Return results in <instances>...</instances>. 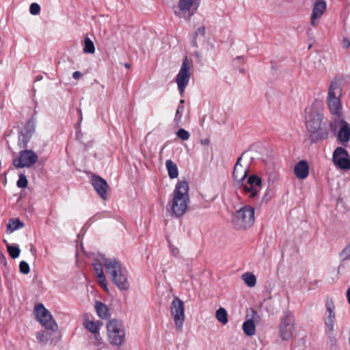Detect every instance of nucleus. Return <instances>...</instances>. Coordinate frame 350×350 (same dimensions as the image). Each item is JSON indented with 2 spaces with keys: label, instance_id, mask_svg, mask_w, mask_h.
I'll list each match as a JSON object with an SVG mask.
<instances>
[{
  "label": "nucleus",
  "instance_id": "obj_20",
  "mask_svg": "<svg viewBox=\"0 0 350 350\" xmlns=\"http://www.w3.org/2000/svg\"><path fill=\"white\" fill-rule=\"evenodd\" d=\"M241 157H239L234 167L232 176L237 185L242 184L247 176V169L241 164Z\"/></svg>",
  "mask_w": 350,
  "mask_h": 350
},
{
  "label": "nucleus",
  "instance_id": "obj_26",
  "mask_svg": "<svg viewBox=\"0 0 350 350\" xmlns=\"http://www.w3.org/2000/svg\"><path fill=\"white\" fill-rule=\"evenodd\" d=\"M51 331L47 329L38 332L36 334L38 342L41 345H46L49 341H51Z\"/></svg>",
  "mask_w": 350,
  "mask_h": 350
},
{
  "label": "nucleus",
  "instance_id": "obj_8",
  "mask_svg": "<svg viewBox=\"0 0 350 350\" xmlns=\"http://www.w3.org/2000/svg\"><path fill=\"white\" fill-rule=\"evenodd\" d=\"M34 312L37 320L46 329L50 330L52 332L57 329V325L51 312L42 304H38L35 306Z\"/></svg>",
  "mask_w": 350,
  "mask_h": 350
},
{
  "label": "nucleus",
  "instance_id": "obj_48",
  "mask_svg": "<svg viewBox=\"0 0 350 350\" xmlns=\"http://www.w3.org/2000/svg\"><path fill=\"white\" fill-rule=\"evenodd\" d=\"M124 66H125L126 68H129V67H130L129 64H127V63H126V64H124Z\"/></svg>",
  "mask_w": 350,
  "mask_h": 350
},
{
  "label": "nucleus",
  "instance_id": "obj_29",
  "mask_svg": "<svg viewBox=\"0 0 350 350\" xmlns=\"http://www.w3.org/2000/svg\"><path fill=\"white\" fill-rule=\"evenodd\" d=\"M216 319L222 325H226L228 322L227 311L224 308L220 307L215 312Z\"/></svg>",
  "mask_w": 350,
  "mask_h": 350
},
{
  "label": "nucleus",
  "instance_id": "obj_36",
  "mask_svg": "<svg viewBox=\"0 0 350 350\" xmlns=\"http://www.w3.org/2000/svg\"><path fill=\"white\" fill-rule=\"evenodd\" d=\"M16 185L18 187L22 189L26 188L27 187L28 180L24 174H19Z\"/></svg>",
  "mask_w": 350,
  "mask_h": 350
},
{
  "label": "nucleus",
  "instance_id": "obj_44",
  "mask_svg": "<svg viewBox=\"0 0 350 350\" xmlns=\"http://www.w3.org/2000/svg\"><path fill=\"white\" fill-rule=\"evenodd\" d=\"M82 77V74L79 71H75L72 74V77L75 79H79Z\"/></svg>",
  "mask_w": 350,
  "mask_h": 350
},
{
  "label": "nucleus",
  "instance_id": "obj_21",
  "mask_svg": "<svg viewBox=\"0 0 350 350\" xmlns=\"http://www.w3.org/2000/svg\"><path fill=\"white\" fill-rule=\"evenodd\" d=\"M294 174L299 179H306L309 174V165L306 161H299L294 167Z\"/></svg>",
  "mask_w": 350,
  "mask_h": 350
},
{
  "label": "nucleus",
  "instance_id": "obj_4",
  "mask_svg": "<svg viewBox=\"0 0 350 350\" xmlns=\"http://www.w3.org/2000/svg\"><path fill=\"white\" fill-rule=\"evenodd\" d=\"M255 210L249 205L241 207L232 215L231 222L234 229L245 230L250 228L255 221Z\"/></svg>",
  "mask_w": 350,
  "mask_h": 350
},
{
  "label": "nucleus",
  "instance_id": "obj_19",
  "mask_svg": "<svg viewBox=\"0 0 350 350\" xmlns=\"http://www.w3.org/2000/svg\"><path fill=\"white\" fill-rule=\"evenodd\" d=\"M327 8L326 2L323 0H319L315 2L313 6L312 12L311 14L310 24L313 27L317 26V19L321 17Z\"/></svg>",
  "mask_w": 350,
  "mask_h": 350
},
{
  "label": "nucleus",
  "instance_id": "obj_16",
  "mask_svg": "<svg viewBox=\"0 0 350 350\" xmlns=\"http://www.w3.org/2000/svg\"><path fill=\"white\" fill-rule=\"evenodd\" d=\"M325 330L334 331L336 323V312L334 302L330 300L325 304V312L324 315Z\"/></svg>",
  "mask_w": 350,
  "mask_h": 350
},
{
  "label": "nucleus",
  "instance_id": "obj_30",
  "mask_svg": "<svg viewBox=\"0 0 350 350\" xmlns=\"http://www.w3.org/2000/svg\"><path fill=\"white\" fill-rule=\"evenodd\" d=\"M24 226V224L19 219H10L7 225V231L13 232Z\"/></svg>",
  "mask_w": 350,
  "mask_h": 350
},
{
  "label": "nucleus",
  "instance_id": "obj_13",
  "mask_svg": "<svg viewBox=\"0 0 350 350\" xmlns=\"http://www.w3.org/2000/svg\"><path fill=\"white\" fill-rule=\"evenodd\" d=\"M332 161L336 168L342 170H350V156L342 147H337L333 152Z\"/></svg>",
  "mask_w": 350,
  "mask_h": 350
},
{
  "label": "nucleus",
  "instance_id": "obj_14",
  "mask_svg": "<svg viewBox=\"0 0 350 350\" xmlns=\"http://www.w3.org/2000/svg\"><path fill=\"white\" fill-rule=\"evenodd\" d=\"M330 129L335 132L340 126V130L338 133V140L342 144L347 143L350 139V126L349 124L341 118H335L334 121L330 122Z\"/></svg>",
  "mask_w": 350,
  "mask_h": 350
},
{
  "label": "nucleus",
  "instance_id": "obj_35",
  "mask_svg": "<svg viewBox=\"0 0 350 350\" xmlns=\"http://www.w3.org/2000/svg\"><path fill=\"white\" fill-rule=\"evenodd\" d=\"M325 335L328 338V343L331 347H334L336 345V338L334 331L325 330Z\"/></svg>",
  "mask_w": 350,
  "mask_h": 350
},
{
  "label": "nucleus",
  "instance_id": "obj_24",
  "mask_svg": "<svg viewBox=\"0 0 350 350\" xmlns=\"http://www.w3.org/2000/svg\"><path fill=\"white\" fill-rule=\"evenodd\" d=\"M84 327H85L88 331H90L93 336L100 334V329L103 325V323L100 321H92L89 319H86L84 321L83 323Z\"/></svg>",
  "mask_w": 350,
  "mask_h": 350
},
{
  "label": "nucleus",
  "instance_id": "obj_1",
  "mask_svg": "<svg viewBox=\"0 0 350 350\" xmlns=\"http://www.w3.org/2000/svg\"><path fill=\"white\" fill-rule=\"evenodd\" d=\"M189 189L187 181L177 182L166 206L170 217L179 218L185 214L190 203Z\"/></svg>",
  "mask_w": 350,
  "mask_h": 350
},
{
  "label": "nucleus",
  "instance_id": "obj_46",
  "mask_svg": "<svg viewBox=\"0 0 350 350\" xmlns=\"http://www.w3.org/2000/svg\"><path fill=\"white\" fill-rule=\"evenodd\" d=\"M42 75H37V76L36 77V81H40V80H42Z\"/></svg>",
  "mask_w": 350,
  "mask_h": 350
},
{
  "label": "nucleus",
  "instance_id": "obj_31",
  "mask_svg": "<svg viewBox=\"0 0 350 350\" xmlns=\"http://www.w3.org/2000/svg\"><path fill=\"white\" fill-rule=\"evenodd\" d=\"M241 279L244 281L248 287H253L256 285V276L252 273L247 272L243 273L241 275Z\"/></svg>",
  "mask_w": 350,
  "mask_h": 350
},
{
  "label": "nucleus",
  "instance_id": "obj_38",
  "mask_svg": "<svg viewBox=\"0 0 350 350\" xmlns=\"http://www.w3.org/2000/svg\"><path fill=\"white\" fill-rule=\"evenodd\" d=\"M19 270L23 274L29 273L30 269L28 263L25 261H21L19 264Z\"/></svg>",
  "mask_w": 350,
  "mask_h": 350
},
{
  "label": "nucleus",
  "instance_id": "obj_12",
  "mask_svg": "<svg viewBox=\"0 0 350 350\" xmlns=\"http://www.w3.org/2000/svg\"><path fill=\"white\" fill-rule=\"evenodd\" d=\"M190 68L191 63L188 59L185 57L183 61L180 68L176 77L178 90L182 96L184 94L191 77V73Z\"/></svg>",
  "mask_w": 350,
  "mask_h": 350
},
{
  "label": "nucleus",
  "instance_id": "obj_23",
  "mask_svg": "<svg viewBox=\"0 0 350 350\" xmlns=\"http://www.w3.org/2000/svg\"><path fill=\"white\" fill-rule=\"evenodd\" d=\"M94 308L97 315L102 319H107L111 316V312L108 307L100 301H96Z\"/></svg>",
  "mask_w": 350,
  "mask_h": 350
},
{
  "label": "nucleus",
  "instance_id": "obj_22",
  "mask_svg": "<svg viewBox=\"0 0 350 350\" xmlns=\"http://www.w3.org/2000/svg\"><path fill=\"white\" fill-rule=\"evenodd\" d=\"M94 271L98 278V283L105 289L107 288V282L103 273V264L95 261L93 264Z\"/></svg>",
  "mask_w": 350,
  "mask_h": 350
},
{
  "label": "nucleus",
  "instance_id": "obj_7",
  "mask_svg": "<svg viewBox=\"0 0 350 350\" xmlns=\"http://www.w3.org/2000/svg\"><path fill=\"white\" fill-rule=\"evenodd\" d=\"M200 4V0H179L174 13L178 18L189 21L197 12Z\"/></svg>",
  "mask_w": 350,
  "mask_h": 350
},
{
  "label": "nucleus",
  "instance_id": "obj_32",
  "mask_svg": "<svg viewBox=\"0 0 350 350\" xmlns=\"http://www.w3.org/2000/svg\"><path fill=\"white\" fill-rule=\"evenodd\" d=\"M185 100L183 99H181L179 102V104L177 107L175 117H174V122L176 123H178L180 122L183 114L185 110V106H184Z\"/></svg>",
  "mask_w": 350,
  "mask_h": 350
},
{
  "label": "nucleus",
  "instance_id": "obj_6",
  "mask_svg": "<svg viewBox=\"0 0 350 350\" xmlns=\"http://www.w3.org/2000/svg\"><path fill=\"white\" fill-rule=\"evenodd\" d=\"M107 338L109 343L115 346H120L125 340V328L122 321L117 319L110 320L106 325Z\"/></svg>",
  "mask_w": 350,
  "mask_h": 350
},
{
  "label": "nucleus",
  "instance_id": "obj_3",
  "mask_svg": "<svg viewBox=\"0 0 350 350\" xmlns=\"http://www.w3.org/2000/svg\"><path fill=\"white\" fill-rule=\"evenodd\" d=\"M305 114L306 128L310 133L312 141L317 142L326 139L328 132L321 125L322 114L314 106L306 108Z\"/></svg>",
  "mask_w": 350,
  "mask_h": 350
},
{
  "label": "nucleus",
  "instance_id": "obj_9",
  "mask_svg": "<svg viewBox=\"0 0 350 350\" xmlns=\"http://www.w3.org/2000/svg\"><path fill=\"white\" fill-rule=\"evenodd\" d=\"M295 316L289 310L286 311L281 317L279 334L283 340H288L291 338L295 330Z\"/></svg>",
  "mask_w": 350,
  "mask_h": 350
},
{
  "label": "nucleus",
  "instance_id": "obj_45",
  "mask_svg": "<svg viewBox=\"0 0 350 350\" xmlns=\"http://www.w3.org/2000/svg\"><path fill=\"white\" fill-rule=\"evenodd\" d=\"M347 299L348 303L350 304V288H349L347 291Z\"/></svg>",
  "mask_w": 350,
  "mask_h": 350
},
{
  "label": "nucleus",
  "instance_id": "obj_15",
  "mask_svg": "<svg viewBox=\"0 0 350 350\" xmlns=\"http://www.w3.org/2000/svg\"><path fill=\"white\" fill-rule=\"evenodd\" d=\"M261 185V178L256 175H252L243 185V191L249 198H254L260 191Z\"/></svg>",
  "mask_w": 350,
  "mask_h": 350
},
{
  "label": "nucleus",
  "instance_id": "obj_27",
  "mask_svg": "<svg viewBox=\"0 0 350 350\" xmlns=\"http://www.w3.org/2000/svg\"><path fill=\"white\" fill-rule=\"evenodd\" d=\"M243 330L245 335L252 336L256 333V326L253 319H248L243 324Z\"/></svg>",
  "mask_w": 350,
  "mask_h": 350
},
{
  "label": "nucleus",
  "instance_id": "obj_42",
  "mask_svg": "<svg viewBox=\"0 0 350 350\" xmlns=\"http://www.w3.org/2000/svg\"><path fill=\"white\" fill-rule=\"evenodd\" d=\"M170 250H171V252L172 253V254L174 256H176L178 255L179 254V250L178 248L174 247V246H172L170 245Z\"/></svg>",
  "mask_w": 350,
  "mask_h": 350
},
{
  "label": "nucleus",
  "instance_id": "obj_17",
  "mask_svg": "<svg viewBox=\"0 0 350 350\" xmlns=\"http://www.w3.org/2000/svg\"><path fill=\"white\" fill-rule=\"evenodd\" d=\"M34 130L35 125L33 121H27L24 127L21 130L18 135V146L21 148H26Z\"/></svg>",
  "mask_w": 350,
  "mask_h": 350
},
{
  "label": "nucleus",
  "instance_id": "obj_34",
  "mask_svg": "<svg viewBox=\"0 0 350 350\" xmlns=\"http://www.w3.org/2000/svg\"><path fill=\"white\" fill-rule=\"evenodd\" d=\"M7 249H8V252L9 255L12 258H18L19 256L20 252H21V250H20L18 246H17V245H7Z\"/></svg>",
  "mask_w": 350,
  "mask_h": 350
},
{
  "label": "nucleus",
  "instance_id": "obj_5",
  "mask_svg": "<svg viewBox=\"0 0 350 350\" xmlns=\"http://www.w3.org/2000/svg\"><path fill=\"white\" fill-rule=\"evenodd\" d=\"M341 96L340 85L336 81H332L328 90L327 102L331 113L337 116L336 118H340L342 114Z\"/></svg>",
  "mask_w": 350,
  "mask_h": 350
},
{
  "label": "nucleus",
  "instance_id": "obj_28",
  "mask_svg": "<svg viewBox=\"0 0 350 350\" xmlns=\"http://www.w3.org/2000/svg\"><path fill=\"white\" fill-rule=\"evenodd\" d=\"M90 344L95 347V350H104L107 349V345L103 341L100 334L93 336Z\"/></svg>",
  "mask_w": 350,
  "mask_h": 350
},
{
  "label": "nucleus",
  "instance_id": "obj_25",
  "mask_svg": "<svg viewBox=\"0 0 350 350\" xmlns=\"http://www.w3.org/2000/svg\"><path fill=\"white\" fill-rule=\"evenodd\" d=\"M165 166L167 171L169 177L171 179H174L178 177V170L176 164L170 159H168L165 162Z\"/></svg>",
  "mask_w": 350,
  "mask_h": 350
},
{
  "label": "nucleus",
  "instance_id": "obj_41",
  "mask_svg": "<svg viewBox=\"0 0 350 350\" xmlns=\"http://www.w3.org/2000/svg\"><path fill=\"white\" fill-rule=\"evenodd\" d=\"M342 46L345 49H347L350 46V41L349 39L345 38L342 40Z\"/></svg>",
  "mask_w": 350,
  "mask_h": 350
},
{
  "label": "nucleus",
  "instance_id": "obj_11",
  "mask_svg": "<svg viewBox=\"0 0 350 350\" xmlns=\"http://www.w3.org/2000/svg\"><path fill=\"white\" fill-rule=\"evenodd\" d=\"M38 160V156L31 150H23L13 159V165L17 169L29 168L33 166Z\"/></svg>",
  "mask_w": 350,
  "mask_h": 350
},
{
  "label": "nucleus",
  "instance_id": "obj_18",
  "mask_svg": "<svg viewBox=\"0 0 350 350\" xmlns=\"http://www.w3.org/2000/svg\"><path fill=\"white\" fill-rule=\"evenodd\" d=\"M91 183L98 195L104 200L107 198V189L109 188L107 181L97 175L92 176Z\"/></svg>",
  "mask_w": 350,
  "mask_h": 350
},
{
  "label": "nucleus",
  "instance_id": "obj_43",
  "mask_svg": "<svg viewBox=\"0 0 350 350\" xmlns=\"http://www.w3.org/2000/svg\"><path fill=\"white\" fill-rule=\"evenodd\" d=\"M205 33V28L204 27H201L197 29L196 31V35H202L204 36Z\"/></svg>",
  "mask_w": 350,
  "mask_h": 350
},
{
  "label": "nucleus",
  "instance_id": "obj_37",
  "mask_svg": "<svg viewBox=\"0 0 350 350\" xmlns=\"http://www.w3.org/2000/svg\"><path fill=\"white\" fill-rule=\"evenodd\" d=\"M176 135L180 139H181L183 141L188 140L190 137L189 133L187 131L185 130L184 129H178V131L176 132Z\"/></svg>",
  "mask_w": 350,
  "mask_h": 350
},
{
  "label": "nucleus",
  "instance_id": "obj_2",
  "mask_svg": "<svg viewBox=\"0 0 350 350\" xmlns=\"http://www.w3.org/2000/svg\"><path fill=\"white\" fill-rule=\"evenodd\" d=\"M106 272L110 280L120 291H127L130 288L128 278V271L122 263L116 258H107L104 255L100 256Z\"/></svg>",
  "mask_w": 350,
  "mask_h": 350
},
{
  "label": "nucleus",
  "instance_id": "obj_47",
  "mask_svg": "<svg viewBox=\"0 0 350 350\" xmlns=\"http://www.w3.org/2000/svg\"><path fill=\"white\" fill-rule=\"evenodd\" d=\"M78 111H79V115H80V120H81V119H82V113H81V109H79V110H78Z\"/></svg>",
  "mask_w": 350,
  "mask_h": 350
},
{
  "label": "nucleus",
  "instance_id": "obj_33",
  "mask_svg": "<svg viewBox=\"0 0 350 350\" xmlns=\"http://www.w3.org/2000/svg\"><path fill=\"white\" fill-rule=\"evenodd\" d=\"M83 52L85 53L93 54L95 52V46L94 42L90 38L86 37L84 40Z\"/></svg>",
  "mask_w": 350,
  "mask_h": 350
},
{
  "label": "nucleus",
  "instance_id": "obj_39",
  "mask_svg": "<svg viewBox=\"0 0 350 350\" xmlns=\"http://www.w3.org/2000/svg\"><path fill=\"white\" fill-rule=\"evenodd\" d=\"M29 12L32 15H37L40 12V7L36 3H32L29 7Z\"/></svg>",
  "mask_w": 350,
  "mask_h": 350
},
{
  "label": "nucleus",
  "instance_id": "obj_10",
  "mask_svg": "<svg viewBox=\"0 0 350 350\" xmlns=\"http://www.w3.org/2000/svg\"><path fill=\"white\" fill-rule=\"evenodd\" d=\"M171 315L178 332H181L185 319L184 302L178 297H175L171 304Z\"/></svg>",
  "mask_w": 350,
  "mask_h": 350
},
{
  "label": "nucleus",
  "instance_id": "obj_40",
  "mask_svg": "<svg viewBox=\"0 0 350 350\" xmlns=\"http://www.w3.org/2000/svg\"><path fill=\"white\" fill-rule=\"evenodd\" d=\"M342 256L343 260H350V243L342 250Z\"/></svg>",
  "mask_w": 350,
  "mask_h": 350
}]
</instances>
